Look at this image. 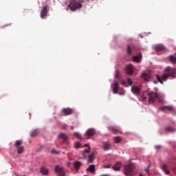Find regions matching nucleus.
<instances>
[{
  "mask_svg": "<svg viewBox=\"0 0 176 176\" xmlns=\"http://www.w3.org/2000/svg\"><path fill=\"white\" fill-rule=\"evenodd\" d=\"M149 167H151V165H148V168H146V169H145L146 173H147L148 174V175H149V174H150V173H149Z\"/></svg>",
  "mask_w": 176,
  "mask_h": 176,
  "instance_id": "e433bc0d",
  "label": "nucleus"
},
{
  "mask_svg": "<svg viewBox=\"0 0 176 176\" xmlns=\"http://www.w3.org/2000/svg\"><path fill=\"white\" fill-rule=\"evenodd\" d=\"M147 96L148 97L145 96V95H143V100L146 101V100H148V102L150 104H152V102H154L155 100L157 98V94L153 91H148L147 92Z\"/></svg>",
  "mask_w": 176,
  "mask_h": 176,
  "instance_id": "7ed1b4c3",
  "label": "nucleus"
},
{
  "mask_svg": "<svg viewBox=\"0 0 176 176\" xmlns=\"http://www.w3.org/2000/svg\"><path fill=\"white\" fill-rule=\"evenodd\" d=\"M80 166H82V162H80L79 161L74 162V166L76 171L79 170V169L80 168Z\"/></svg>",
  "mask_w": 176,
  "mask_h": 176,
  "instance_id": "aec40b11",
  "label": "nucleus"
},
{
  "mask_svg": "<svg viewBox=\"0 0 176 176\" xmlns=\"http://www.w3.org/2000/svg\"><path fill=\"white\" fill-rule=\"evenodd\" d=\"M52 153H56V155H58V153H60V152L56 151L55 149H53V150L52 151Z\"/></svg>",
  "mask_w": 176,
  "mask_h": 176,
  "instance_id": "4c0bfd02",
  "label": "nucleus"
},
{
  "mask_svg": "<svg viewBox=\"0 0 176 176\" xmlns=\"http://www.w3.org/2000/svg\"><path fill=\"white\" fill-rule=\"evenodd\" d=\"M162 148L161 146H155V148H156V149H159V148Z\"/></svg>",
  "mask_w": 176,
  "mask_h": 176,
  "instance_id": "58836bf2",
  "label": "nucleus"
},
{
  "mask_svg": "<svg viewBox=\"0 0 176 176\" xmlns=\"http://www.w3.org/2000/svg\"><path fill=\"white\" fill-rule=\"evenodd\" d=\"M162 170L165 173L166 175H170V170H167V165L163 164L162 166Z\"/></svg>",
  "mask_w": 176,
  "mask_h": 176,
  "instance_id": "5701e85b",
  "label": "nucleus"
},
{
  "mask_svg": "<svg viewBox=\"0 0 176 176\" xmlns=\"http://www.w3.org/2000/svg\"><path fill=\"white\" fill-rule=\"evenodd\" d=\"M75 148H76L77 149H79V148H80V143L79 142H76Z\"/></svg>",
  "mask_w": 176,
  "mask_h": 176,
  "instance_id": "2f4dec72",
  "label": "nucleus"
},
{
  "mask_svg": "<svg viewBox=\"0 0 176 176\" xmlns=\"http://www.w3.org/2000/svg\"><path fill=\"white\" fill-rule=\"evenodd\" d=\"M89 149H90V146H88Z\"/></svg>",
  "mask_w": 176,
  "mask_h": 176,
  "instance_id": "49530a36",
  "label": "nucleus"
},
{
  "mask_svg": "<svg viewBox=\"0 0 176 176\" xmlns=\"http://www.w3.org/2000/svg\"><path fill=\"white\" fill-rule=\"evenodd\" d=\"M139 176H144V175H142V174H140Z\"/></svg>",
  "mask_w": 176,
  "mask_h": 176,
  "instance_id": "c03bdc74",
  "label": "nucleus"
},
{
  "mask_svg": "<svg viewBox=\"0 0 176 176\" xmlns=\"http://www.w3.org/2000/svg\"><path fill=\"white\" fill-rule=\"evenodd\" d=\"M55 171L56 173L59 176H65V172L64 171V169L60 166H55Z\"/></svg>",
  "mask_w": 176,
  "mask_h": 176,
  "instance_id": "9d476101",
  "label": "nucleus"
},
{
  "mask_svg": "<svg viewBox=\"0 0 176 176\" xmlns=\"http://www.w3.org/2000/svg\"><path fill=\"white\" fill-rule=\"evenodd\" d=\"M74 137H76L77 138H82V135H80V133L78 132L74 133Z\"/></svg>",
  "mask_w": 176,
  "mask_h": 176,
  "instance_id": "7c9ffc66",
  "label": "nucleus"
},
{
  "mask_svg": "<svg viewBox=\"0 0 176 176\" xmlns=\"http://www.w3.org/2000/svg\"><path fill=\"white\" fill-rule=\"evenodd\" d=\"M153 82L155 83V85L157 84V81H156V80H153Z\"/></svg>",
  "mask_w": 176,
  "mask_h": 176,
  "instance_id": "ea45409f",
  "label": "nucleus"
},
{
  "mask_svg": "<svg viewBox=\"0 0 176 176\" xmlns=\"http://www.w3.org/2000/svg\"><path fill=\"white\" fill-rule=\"evenodd\" d=\"M142 79H144V80H145L146 82H148L149 81V79H151V74H149L143 73L142 74Z\"/></svg>",
  "mask_w": 176,
  "mask_h": 176,
  "instance_id": "412c9836",
  "label": "nucleus"
},
{
  "mask_svg": "<svg viewBox=\"0 0 176 176\" xmlns=\"http://www.w3.org/2000/svg\"><path fill=\"white\" fill-rule=\"evenodd\" d=\"M131 91L135 94V96H138L141 93V90L140 89V87L137 86H133L131 88Z\"/></svg>",
  "mask_w": 176,
  "mask_h": 176,
  "instance_id": "dca6fc26",
  "label": "nucleus"
},
{
  "mask_svg": "<svg viewBox=\"0 0 176 176\" xmlns=\"http://www.w3.org/2000/svg\"><path fill=\"white\" fill-rule=\"evenodd\" d=\"M135 168V166L133 163H130L129 164L124 165V174L126 176H131L133 175V173Z\"/></svg>",
  "mask_w": 176,
  "mask_h": 176,
  "instance_id": "20e7f679",
  "label": "nucleus"
},
{
  "mask_svg": "<svg viewBox=\"0 0 176 176\" xmlns=\"http://www.w3.org/2000/svg\"><path fill=\"white\" fill-rule=\"evenodd\" d=\"M89 152H90V149H85L83 151H82V153L83 155H85V153H89Z\"/></svg>",
  "mask_w": 176,
  "mask_h": 176,
  "instance_id": "f704fd0d",
  "label": "nucleus"
},
{
  "mask_svg": "<svg viewBox=\"0 0 176 176\" xmlns=\"http://www.w3.org/2000/svg\"><path fill=\"white\" fill-rule=\"evenodd\" d=\"M119 90V82H114L113 84V92L114 94H116L118 93V91Z\"/></svg>",
  "mask_w": 176,
  "mask_h": 176,
  "instance_id": "a211bd4d",
  "label": "nucleus"
},
{
  "mask_svg": "<svg viewBox=\"0 0 176 176\" xmlns=\"http://www.w3.org/2000/svg\"><path fill=\"white\" fill-rule=\"evenodd\" d=\"M87 171H89V173H91L92 174H96V165H89L88 168L87 169Z\"/></svg>",
  "mask_w": 176,
  "mask_h": 176,
  "instance_id": "6ab92c4d",
  "label": "nucleus"
},
{
  "mask_svg": "<svg viewBox=\"0 0 176 176\" xmlns=\"http://www.w3.org/2000/svg\"><path fill=\"white\" fill-rule=\"evenodd\" d=\"M38 134V131L36 130H34L31 132V137H35Z\"/></svg>",
  "mask_w": 176,
  "mask_h": 176,
  "instance_id": "c756f323",
  "label": "nucleus"
},
{
  "mask_svg": "<svg viewBox=\"0 0 176 176\" xmlns=\"http://www.w3.org/2000/svg\"><path fill=\"white\" fill-rule=\"evenodd\" d=\"M174 56H176V53L174 54Z\"/></svg>",
  "mask_w": 176,
  "mask_h": 176,
  "instance_id": "a18cd8bd",
  "label": "nucleus"
},
{
  "mask_svg": "<svg viewBox=\"0 0 176 176\" xmlns=\"http://www.w3.org/2000/svg\"><path fill=\"white\" fill-rule=\"evenodd\" d=\"M72 130H74V126H70Z\"/></svg>",
  "mask_w": 176,
  "mask_h": 176,
  "instance_id": "79ce46f5",
  "label": "nucleus"
},
{
  "mask_svg": "<svg viewBox=\"0 0 176 176\" xmlns=\"http://www.w3.org/2000/svg\"><path fill=\"white\" fill-rule=\"evenodd\" d=\"M134 69H135V67H134L133 64H129L126 66V72L128 75H133V74H134Z\"/></svg>",
  "mask_w": 176,
  "mask_h": 176,
  "instance_id": "6e6552de",
  "label": "nucleus"
},
{
  "mask_svg": "<svg viewBox=\"0 0 176 176\" xmlns=\"http://www.w3.org/2000/svg\"><path fill=\"white\" fill-rule=\"evenodd\" d=\"M62 112L65 116H68L69 115H72L74 113V109L67 107L62 109Z\"/></svg>",
  "mask_w": 176,
  "mask_h": 176,
  "instance_id": "f8f14e48",
  "label": "nucleus"
},
{
  "mask_svg": "<svg viewBox=\"0 0 176 176\" xmlns=\"http://www.w3.org/2000/svg\"><path fill=\"white\" fill-rule=\"evenodd\" d=\"M161 111H166L167 109L168 111H173L174 108L172 106H163L160 107Z\"/></svg>",
  "mask_w": 176,
  "mask_h": 176,
  "instance_id": "4be33fe9",
  "label": "nucleus"
},
{
  "mask_svg": "<svg viewBox=\"0 0 176 176\" xmlns=\"http://www.w3.org/2000/svg\"><path fill=\"white\" fill-rule=\"evenodd\" d=\"M94 160V153H92L88 157V160H87L88 164L90 163H93Z\"/></svg>",
  "mask_w": 176,
  "mask_h": 176,
  "instance_id": "a878e982",
  "label": "nucleus"
},
{
  "mask_svg": "<svg viewBox=\"0 0 176 176\" xmlns=\"http://www.w3.org/2000/svg\"><path fill=\"white\" fill-rule=\"evenodd\" d=\"M120 74V72L118 70L116 71V78H119V75Z\"/></svg>",
  "mask_w": 176,
  "mask_h": 176,
  "instance_id": "72a5a7b5",
  "label": "nucleus"
},
{
  "mask_svg": "<svg viewBox=\"0 0 176 176\" xmlns=\"http://www.w3.org/2000/svg\"><path fill=\"white\" fill-rule=\"evenodd\" d=\"M70 3L67 6L66 10H72L75 12L79 9H82V3H89L90 0H70Z\"/></svg>",
  "mask_w": 176,
  "mask_h": 176,
  "instance_id": "f03ea898",
  "label": "nucleus"
},
{
  "mask_svg": "<svg viewBox=\"0 0 176 176\" xmlns=\"http://www.w3.org/2000/svg\"><path fill=\"white\" fill-rule=\"evenodd\" d=\"M122 85H126V82L122 81Z\"/></svg>",
  "mask_w": 176,
  "mask_h": 176,
  "instance_id": "a19ab883",
  "label": "nucleus"
},
{
  "mask_svg": "<svg viewBox=\"0 0 176 176\" xmlns=\"http://www.w3.org/2000/svg\"><path fill=\"white\" fill-rule=\"evenodd\" d=\"M141 60H142V54L141 53L133 57V61L135 63H141Z\"/></svg>",
  "mask_w": 176,
  "mask_h": 176,
  "instance_id": "4468645a",
  "label": "nucleus"
},
{
  "mask_svg": "<svg viewBox=\"0 0 176 176\" xmlns=\"http://www.w3.org/2000/svg\"><path fill=\"white\" fill-rule=\"evenodd\" d=\"M47 13H49V6H45L44 7H43V9L41 11V19H45V17H46V16H47Z\"/></svg>",
  "mask_w": 176,
  "mask_h": 176,
  "instance_id": "1a4fd4ad",
  "label": "nucleus"
},
{
  "mask_svg": "<svg viewBox=\"0 0 176 176\" xmlns=\"http://www.w3.org/2000/svg\"><path fill=\"white\" fill-rule=\"evenodd\" d=\"M114 140L116 144H119V142H120V141H122V137L120 136H116L114 138Z\"/></svg>",
  "mask_w": 176,
  "mask_h": 176,
  "instance_id": "cd10ccee",
  "label": "nucleus"
},
{
  "mask_svg": "<svg viewBox=\"0 0 176 176\" xmlns=\"http://www.w3.org/2000/svg\"><path fill=\"white\" fill-rule=\"evenodd\" d=\"M154 50L159 53V52H164L166 50V47L164 45L158 44L153 46Z\"/></svg>",
  "mask_w": 176,
  "mask_h": 176,
  "instance_id": "9b49d317",
  "label": "nucleus"
},
{
  "mask_svg": "<svg viewBox=\"0 0 176 176\" xmlns=\"http://www.w3.org/2000/svg\"><path fill=\"white\" fill-rule=\"evenodd\" d=\"M127 54L131 56L132 54L131 47L129 45H127Z\"/></svg>",
  "mask_w": 176,
  "mask_h": 176,
  "instance_id": "c85d7f7f",
  "label": "nucleus"
},
{
  "mask_svg": "<svg viewBox=\"0 0 176 176\" xmlns=\"http://www.w3.org/2000/svg\"><path fill=\"white\" fill-rule=\"evenodd\" d=\"M121 168H122V162H117L112 166V169L114 170V171H120Z\"/></svg>",
  "mask_w": 176,
  "mask_h": 176,
  "instance_id": "ddd939ff",
  "label": "nucleus"
},
{
  "mask_svg": "<svg viewBox=\"0 0 176 176\" xmlns=\"http://www.w3.org/2000/svg\"><path fill=\"white\" fill-rule=\"evenodd\" d=\"M41 173L43 174V175H47V174H49V170L45 167H43L41 168Z\"/></svg>",
  "mask_w": 176,
  "mask_h": 176,
  "instance_id": "bb28decb",
  "label": "nucleus"
},
{
  "mask_svg": "<svg viewBox=\"0 0 176 176\" xmlns=\"http://www.w3.org/2000/svg\"><path fill=\"white\" fill-rule=\"evenodd\" d=\"M176 129L171 127L170 126H168L165 127V131H166L167 133H174V131H175Z\"/></svg>",
  "mask_w": 176,
  "mask_h": 176,
  "instance_id": "393cba45",
  "label": "nucleus"
},
{
  "mask_svg": "<svg viewBox=\"0 0 176 176\" xmlns=\"http://www.w3.org/2000/svg\"><path fill=\"white\" fill-rule=\"evenodd\" d=\"M128 83L130 86L133 85V81L130 78L128 79Z\"/></svg>",
  "mask_w": 176,
  "mask_h": 176,
  "instance_id": "c9c22d12",
  "label": "nucleus"
},
{
  "mask_svg": "<svg viewBox=\"0 0 176 176\" xmlns=\"http://www.w3.org/2000/svg\"><path fill=\"white\" fill-rule=\"evenodd\" d=\"M156 79L160 82L161 85H163V80L166 81L168 78H175V69L168 66L164 70V74H162V77L159 76V75H156Z\"/></svg>",
  "mask_w": 176,
  "mask_h": 176,
  "instance_id": "f257e3e1",
  "label": "nucleus"
},
{
  "mask_svg": "<svg viewBox=\"0 0 176 176\" xmlns=\"http://www.w3.org/2000/svg\"><path fill=\"white\" fill-rule=\"evenodd\" d=\"M21 144H23V140H16L14 144V146L17 150V153H23L24 152V146H21Z\"/></svg>",
  "mask_w": 176,
  "mask_h": 176,
  "instance_id": "39448f33",
  "label": "nucleus"
},
{
  "mask_svg": "<svg viewBox=\"0 0 176 176\" xmlns=\"http://www.w3.org/2000/svg\"><path fill=\"white\" fill-rule=\"evenodd\" d=\"M111 166L112 165L111 164H107L103 166V167H104V168H111Z\"/></svg>",
  "mask_w": 176,
  "mask_h": 176,
  "instance_id": "473e14b6",
  "label": "nucleus"
},
{
  "mask_svg": "<svg viewBox=\"0 0 176 176\" xmlns=\"http://www.w3.org/2000/svg\"><path fill=\"white\" fill-rule=\"evenodd\" d=\"M168 60L172 64H176V57L175 55H170L168 56Z\"/></svg>",
  "mask_w": 176,
  "mask_h": 176,
  "instance_id": "b1692460",
  "label": "nucleus"
},
{
  "mask_svg": "<svg viewBox=\"0 0 176 176\" xmlns=\"http://www.w3.org/2000/svg\"><path fill=\"white\" fill-rule=\"evenodd\" d=\"M96 135V129L91 128L87 129L86 131V135L87 137H93V135Z\"/></svg>",
  "mask_w": 176,
  "mask_h": 176,
  "instance_id": "2eb2a0df",
  "label": "nucleus"
},
{
  "mask_svg": "<svg viewBox=\"0 0 176 176\" xmlns=\"http://www.w3.org/2000/svg\"><path fill=\"white\" fill-rule=\"evenodd\" d=\"M65 127H67V125H65V126H63L64 129H65Z\"/></svg>",
  "mask_w": 176,
  "mask_h": 176,
  "instance_id": "37998d69",
  "label": "nucleus"
},
{
  "mask_svg": "<svg viewBox=\"0 0 176 176\" xmlns=\"http://www.w3.org/2000/svg\"><path fill=\"white\" fill-rule=\"evenodd\" d=\"M59 138H61L63 140V143L65 144L66 145H68L69 144V138L67 134L60 133L58 135Z\"/></svg>",
  "mask_w": 176,
  "mask_h": 176,
  "instance_id": "423d86ee",
  "label": "nucleus"
},
{
  "mask_svg": "<svg viewBox=\"0 0 176 176\" xmlns=\"http://www.w3.org/2000/svg\"><path fill=\"white\" fill-rule=\"evenodd\" d=\"M102 145L104 151H109L111 149V144L110 142H103Z\"/></svg>",
  "mask_w": 176,
  "mask_h": 176,
  "instance_id": "f3484780",
  "label": "nucleus"
},
{
  "mask_svg": "<svg viewBox=\"0 0 176 176\" xmlns=\"http://www.w3.org/2000/svg\"><path fill=\"white\" fill-rule=\"evenodd\" d=\"M108 129L109 131H111V133H113L114 134H122V131L119 126H110L108 127Z\"/></svg>",
  "mask_w": 176,
  "mask_h": 176,
  "instance_id": "0eeeda50",
  "label": "nucleus"
}]
</instances>
